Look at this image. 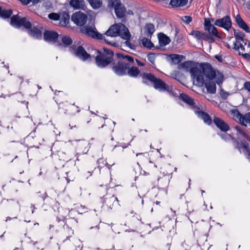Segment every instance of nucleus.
Returning a JSON list of instances; mask_svg holds the SVG:
<instances>
[{"label": "nucleus", "instance_id": "nucleus-46", "mask_svg": "<svg viewBox=\"0 0 250 250\" xmlns=\"http://www.w3.org/2000/svg\"><path fill=\"white\" fill-rule=\"evenodd\" d=\"M147 59L148 60L151 62L152 63H154L155 62V55L153 53H150L147 55Z\"/></svg>", "mask_w": 250, "mask_h": 250}, {"label": "nucleus", "instance_id": "nucleus-61", "mask_svg": "<svg viewBox=\"0 0 250 250\" xmlns=\"http://www.w3.org/2000/svg\"><path fill=\"white\" fill-rule=\"evenodd\" d=\"M169 5H172V0H170L169 3Z\"/></svg>", "mask_w": 250, "mask_h": 250}, {"label": "nucleus", "instance_id": "nucleus-22", "mask_svg": "<svg viewBox=\"0 0 250 250\" xmlns=\"http://www.w3.org/2000/svg\"><path fill=\"white\" fill-rule=\"evenodd\" d=\"M69 19L70 16L67 12L60 13V19L59 20L60 25L62 26H66L69 23Z\"/></svg>", "mask_w": 250, "mask_h": 250}, {"label": "nucleus", "instance_id": "nucleus-2", "mask_svg": "<svg viewBox=\"0 0 250 250\" xmlns=\"http://www.w3.org/2000/svg\"><path fill=\"white\" fill-rule=\"evenodd\" d=\"M10 24L16 28L23 26L28 29V34L33 38L36 39L42 38V33L40 28L32 26L31 22L25 17L21 18L18 15H14L11 18Z\"/></svg>", "mask_w": 250, "mask_h": 250}, {"label": "nucleus", "instance_id": "nucleus-36", "mask_svg": "<svg viewBox=\"0 0 250 250\" xmlns=\"http://www.w3.org/2000/svg\"><path fill=\"white\" fill-rule=\"evenodd\" d=\"M188 0H173V7H182L186 6Z\"/></svg>", "mask_w": 250, "mask_h": 250}, {"label": "nucleus", "instance_id": "nucleus-14", "mask_svg": "<svg viewBox=\"0 0 250 250\" xmlns=\"http://www.w3.org/2000/svg\"><path fill=\"white\" fill-rule=\"evenodd\" d=\"M214 24L229 31L231 27L232 22L229 16H226L221 19L216 20Z\"/></svg>", "mask_w": 250, "mask_h": 250}, {"label": "nucleus", "instance_id": "nucleus-41", "mask_svg": "<svg viewBox=\"0 0 250 250\" xmlns=\"http://www.w3.org/2000/svg\"><path fill=\"white\" fill-rule=\"evenodd\" d=\"M234 36H235V40H241L243 42H244L243 38L244 37V35L243 33L240 32V31H236L234 30Z\"/></svg>", "mask_w": 250, "mask_h": 250}, {"label": "nucleus", "instance_id": "nucleus-26", "mask_svg": "<svg viewBox=\"0 0 250 250\" xmlns=\"http://www.w3.org/2000/svg\"><path fill=\"white\" fill-rule=\"evenodd\" d=\"M205 29L206 30L208 31L210 35L218 37V33L216 27L213 25L211 24L209 22H206L205 23Z\"/></svg>", "mask_w": 250, "mask_h": 250}, {"label": "nucleus", "instance_id": "nucleus-27", "mask_svg": "<svg viewBox=\"0 0 250 250\" xmlns=\"http://www.w3.org/2000/svg\"><path fill=\"white\" fill-rule=\"evenodd\" d=\"M235 20L240 27L242 28L244 30H245L247 32H250V29L247 24L243 21V20L241 18L239 15H237L235 17Z\"/></svg>", "mask_w": 250, "mask_h": 250}, {"label": "nucleus", "instance_id": "nucleus-43", "mask_svg": "<svg viewBox=\"0 0 250 250\" xmlns=\"http://www.w3.org/2000/svg\"><path fill=\"white\" fill-rule=\"evenodd\" d=\"M183 58V56L182 55L173 54V62L178 63Z\"/></svg>", "mask_w": 250, "mask_h": 250}, {"label": "nucleus", "instance_id": "nucleus-45", "mask_svg": "<svg viewBox=\"0 0 250 250\" xmlns=\"http://www.w3.org/2000/svg\"><path fill=\"white\" fill-rule=\"evenodd\" d=\"M181 19L184 22H185L187 24H188L192 21L191 17L190 16H184V17H182Z\"/></svg>", "mask_w": 250, "mask_h": 250}, {"label": "nucleus", "instance_id": "nucleus-10", "mask_svg": "<svg viewBox=\"0 0 250 250\" xmlns=\"http://www.w3.org/2000/svg\"><path fill=\"white\" fill-rule=\"evenodd\" d=\"M95 28L86 25L82 27L80 30L82 33L89 37L98 40H104L107 44L113 45L112 43L105 39V36L103 34L98 33L97 31H95Z\"/></svg>", "mask_w": 250, "mask_h": 250}, {"label": "nucleus", "instance_id": "nucleus-37", "mask_svg": "<svg viewBox=\"0 0 250 250\" xmlns=\"http://www.w3.org/2000/svg\"><path fill=\"white\" fill-rule=\"evenodd\" d=\"M141 41L143 46L148 49H151L153 46V44L148 38H143Z\"/></svg>", "mask_w": 250, "mask_h": 250}, {"label": "nucleus", "instance_id": "nucleus-31", "mask_svg": "<svg viewBox=\"0 0 250 250\" xmlns=\"http://www.w3.org/2000/svg\"><path fill=\"white\" fill-rule=\"evenodd\" d=\"M175 40L174 42H173V44L174 43L175 46H177L179 44L181 45L183 42V35L179 33L177 28H175Z\"/></svg>", "mask_w": 250, "mask_h": 250}, {"label": "nucleus", "instance_id": "nucleus-33", "mask_svg": "<svg viewBox=\"0 0 250 250\" xmlns=\"http://www.w3.org/2000/svg\"><path fill=\"white\" fill-rule=\"evenodd\" d=\"M229 42L232 41V48L236 50H238L239 48L242 46L244 42H242L241 40H234L233 37H229Z\"/></svg>", "mask_w": 250, "mask_h": 250}, {"label": "nucleus", "instance_id": "nucleus-23", "mask_svg": "<svg viewBox=\"0 0 250 250\" xmlns=\"http://www.w3.org/2000/svg\"><path fill=\"white\" fill-rule=\"evenodd\" d=\"M70 5L75 9H84L85 6L83 0H71Z\"/></svg>", "mask_w": 250, "mask_h": 250}, {"label": "nucleus", "instance_id": "nucleus-3", "mask_svg": "<svg viewBox=\"0 0 250 250\" xmlns=\"http://www.w3.org/2000/svg\"><path fill=\"white\" fill-rule=\"evenodd\" d=\"M117 55L118 56L117 62L113 63L112 69L119 76L126 75L128 68L131 66L129 63H133L134 59L128 55H124L119 53Z\"/></svg>", "mask_w": 250, "mask_h": 250}, {"label": "nucleus", "instance_id": "nucleus-29", "mask_svg": "<svg viewBox=\"0 0 250 250\" xmlns=\"http://www.w3.org/2000/svg\"><path fill=\"white\" fill-rule=\"evenodd\" d=\"M145 34L148 38H151L155 31L154 25L152 23H147L145 27Z\"/></svg>", "mask_w": 250, "mask_h": 250}, {"label": "nucleus", "instance_id": "nucleus-21", "mask_svg": "<svg viewBox=\"0 0 250 250\" xmlns=\"http://www.w3.org/2000/svg\"><path fill=\"white\" fill-rule=\"evenodd\" d=\"M142 82L148 85L150 83H153L156 77L152 73H143L141 74Z\"/></svg>", "mask_w": 250, "mask_h": 250}, {"label": "nucleus", "instance_id": "nucleus-8", "mask_svg": "<svg viewBox=\"0 0 250 250\" xmlns=\"http://www.w3.org/2000/svg\"><path fill=\"white\" fill-rule=\"evenodd\" d=\"M234 129L236 131L238 141H240V142H237V148L239 149L241 153H248L250 155V150L249 148L247 142H250V137L240 126H235Z\"/></svg>", "mask_w": 250, "mask_h": 250}, {"label": "nucleus", "instance_id": "nucleus-11", "mask_svg": "<svg viewBox=\"0 0 250 250\" xmlns=\"http://www.w3.org/2000/svg\"><path fill=\"white\" fill-rule=\"evenodd\" d=\"M70 51L80 59L85 61L90 58V55L86 52L82 46L77 47L75 45H72L69 48Z\"/></svg>", "mask_w": 250, "mask_h": 250}, {"label": "nucleus", "instance_id": "nucleus-30", "mask_svg": "<svg viewBox=\"0 0 250 250\" xmlns=\"http://www.w3.org/2000/svg\"><path fill=\"white\" fill-rule=\"evenodd\" d=\"M13 11L11 9H2L0 6V17L2 19H8L11 17Z\"/></svg>", "mask_w": 250, "mask_h": 250}, {"label": "nucleus", "instance_id": "nucleus-9", "mask_svg": "<svg viewBox=\"0 0 250 250\" xmlns=\"http://www.w3.org/2000/svg\"><path fill=\"white\" fill-rule=\"evenodd\" d=\"M204 76L209 80H215L218 84L222 83L224 76L223 74L218 71L213 69L208 63L204 64Z\"/></svg>", "mask_w": 250, "mask_h": 250}, {"label": "nucleus", "instance_id": "nucleus-54", "mask_svg": "<svg viewBox=\"0 0 250 250\" xmlns=\"http://www.w3.org/2000/svg\"><path fill=\"white\" fill-rule=\"evenodd\" d=\"M226 46L229 48H232V44H230L229 43H226Z\"/></svg>", "mask_w": 250, "mask_h": 250}, {"label": "nucleus", "instance_id": "nucleus-63", "mask_svg": "<svg viewBox=\"0 0 250 250\" xmlns=\"http://www.w3.org/2000/svg\"><path fill=\"white\" fill-rule=\"evenodd\" d=\"M160 202L156 201V204L157 205H159L160 204Z\"/></svg>", "mask_w": 250, "mask_h": 250}, {"label": "nucleus", "instance_id": "nucleus-40", "mask_svg": "<svg viewBox=\"0 0 250 250\" xmlns=\"http://www.w3.org/2000/svg\"><path fill=\"white\" fill-rule=\"evenodd\" d=\"M190 35H192L193 37L198 40H202V37L203 36V32L199 31H192Z\"/></svg>", "mask_w": 250, "mask_h": 250}, {"label": "nucleus", "instance_id": "nucleus-38", "mask_svg": "<svg viewBox=\"0 0 250 250\" xmlns=\"http://www.w3.org/2000/svg\"><path fill=\"white\" fill-rule=\"evenodd\" d=\"M97 164H98V168H99L100 171L101 168L103 167L104 166H106L108 167V169H110L111 167L112 166L111 165H108L107 163L103 159H100L98 160Z\"/></svg>", "mask_w": 250, "mask_h": 250}, {"label": "nucleus", "instance_id": "nucleus-12", "mask_svg": "<svg viewBox=\"0 0 250 250\" xmlns=\"http://www.w3.org/2000/svg\"><path fill=\"white\" fill-rule=\"evenodd\" d=\"M56 221L59 226H62L63 227L64 231L63 232V235L64 236L66 237V238L62 240V242L64 243L67 240H69L72 236L74 233L73 230L66 224L63 218H61V217H57Z\"/></svg>", "mask_w": 250, "mask_h": 250}, {"label": "nucleus", "instance_id": "nucleus-25", "mask_svg": "<svg viewBox=\"0 0 250 250\" xmlns=\"http://www.w3.org/2000/svg\"><path fill=\"white\" fill-rule=\"evenodd\" d=\"M114 10L117 18H122L125 16L126 11V8L121 3Z\"/></svg>", "mask_w": 250, "mask_h": 250}, {"label": "nucleus", "instance_id": "nucleus-47", "mask_svg": "<svg viewBox=\"0 0 250 250\" xmlns=\"http://www.w3.org/2000/svg\"><path fill=\"white\" fill-rule=\"evenodd\" d=\"M125 44L126 45L128 46L131 49H134L135 48V45L133 44H132L129 40H126Z\"/></svg>", "mask_w": 250, "mask_h": 250}, {"label": "nucleus", "instance_id": "nucleus-15", "mask_svg": "<svg viewBox=\"0 0 250 250\" xmlns=\"http://www.w3.org/2000/svg\"><path fill=\"white\" fill-rule=\"evenodd\" d=\"M232 114L235 119L238 120L242 125L246 126L247 124H250V112L246 114L244 116L240 114L237 110L232 111Z\"/></svg>", "mask_w": 250, "mask_h": 250}, {"label": "nucleus", "instance_id": "nucleus-64", "mask_svg": "<svg viewBox=\"0 0 250 250\" xmlns=\"http://www.w3.org/2000/svg\"><path fill=\"white\" fill-rule=\"evenodd\" d=\"M45 194V197L43 198V200H44L45 198H46V197L47 196L46 194Z\"/></svg>", "mask_w": 250, "mask_h": 250}, {"label": "nucleus", "instance_id": "nucleus-48", "mask_svg": "<svg viewBox=\"0 0 250 250\" xmlns=\"http://www.w3.org/2000/svg\"><path fill=\"white\" fill-rule=\"evenodd\" d=\"M244 87L250 92V82H246L244 84Z\"/></svg>", "mask_w": 250, "mask_h": 250}, {"label": "nucleus", "instance_id": "nucleus-35", "mask_svg": "<svg viewBox=\"0 0 250 250\" xmlns=\"http://www.w3.org/2000/svg\"><path fill=\"white\" fill-rule=\"evenodd\" d=\"M61 41L64 46H68L72 43V39L68 36H62Z\"/></svg>", "mask_w": 250, "mask_h": 250}, {"label": "nucleus", "instance_id": "nucleus-19", "mask_svg": "<svg viewBox=\"0 0 250 250\" xmlns=\"http://www.w3.org/2000/svg\"><path fill=\"white\" fill-rule=\"evenodd\" d=\"M213 123L221 131L226 132L229 129V126L222 119L215 117L213 119Z\"/></svg>", "mask_w": 250, "mask_h": 250}, {"label": "nucleus", "instance_id": "nucleus-60", "mask_svg": "<svg viewBox=\"0 0 250 250\" xmlns=\"http://www.w3.org/2000/svg\"><path fill=\"white\" fill-rule=\"evenodd\" d=\"M4 233H5V232H4L2 234H1V235L0 236V238H2V237L4 236Z\"/></svg>", "mask_w": 250, "mask_h": 250}, {"label": "nucleus", "instance_id": "nucleus-20", "mask_svg": "<svg viewBox=\"0 0 250 250\" xmlns=\"http://www.w3.org/2000/svg\"><path fill=\"white\" fill-rule=\"evenodd\" d=\"M207 90V91L211 94H214L216 92V85L212 80H209L205 77L204 75V85Z\"/></svg>", "mask_w": 250, "mask_h": 250}, {"label": "nucleus", "instance_id": "nucleus-44", "mask_svg": "<svg viewBox=\"0 0 250 250\" xmlns=\"http://www.w3.org/2000/svg\"><path fill=\"white\" fill-rule=\"evenodd\" d=\"M221 137L226 141H229L230 140H234V138L232 137L231 135H229L225 133L221 135Z\"/></svg>", "mask_w": 250, "mask_h": 250}, {"label": "nucleus", "instance_id": "nucleus-28", "mask_svg": "<svg viewBox=\"0 0 250 250\" xmlns=\"http://www.w3.org/2000/svg\"><path fill=\"white\" fill-rule=\"evenodd\" d=\"M140 73V70L136 66H130L127 70L126 75L132 78H136Z\"/></svg>", "mask_w": 250, "mask_h": 250}, {"label": "nucleus", "instance_id": "nucleus-53", "mask_svg": "<svg viewBox=\"0 0 250 250\" xmlns=\"http://www.w3.org/2000/svg\"><path fill=\"white\" fill-rule=\"evenodd\" d=\"M31 208H32V213H33L34 212L35 209H37V208L33 204L31 205Z\"/></svg>", "mask_w": 250, "mask_h": 250}, {"label": "nucleus", "instance_id": "nucleus-42", "mask_svg": "<svg viewBox=\"0 0 250 250\" xmlns=\"http://www.w3.org/2000/svg\"><path fill=\"white\" fill-rule=\"evenodd\" d=\"M48 18L49 19L53 21H59L60 19V13L57 14L55 13H52L48 15Z\"/></svg>", "mask_w": 250, "mask_h": 250}, {"label": "nucleus", "instance_id": "nucleus-24", "mask_svg": "<svg viewBox=\"0 0 250 250\" xmlns=\"http://www.w3.org/2000/svg\"><path fill=\"white\" fill-rule=\"evenodd\" d=\"M158 38L159 43L161 46H165L170 42L169 38L163 33H159L158 34Z\"/></svg>", "mask_w": 250, "mask_h": 250}, {"label": "nucleus", "instance_id": "nucleus-4", "mask_svg": "<svg viewBox=\"0 0 250 250\" xmlns=\"http://www.w3.org/2000/svg\"><path fill=\"white\" fill-rule=\"evenodd\" d=\"M181 99L186 103L191 106L192 109L195 113L201 119H202L205 123L209 125L211 123V119L209 116L203 111L202 106L195 105L192 99L188 95L182 93L180 94Z\"/></svg>", "mask_w": 250, "mask_h": 250}, {"label": "nucleus", "instance_id": "nucleus-55", "mask_svg": "<svg viewBox=\"0 0 250 250\" xmlns=\"http://www.w3.org/2000/svg\"><path fill=\"white\" fill-rule=\"evenodd\" d=\"M246 6L247 8L250 10V0L247 3Z\"/></svg>", "mask_w": 250, "mask_h": 250}, {"label": "nucleus", "instance_id": "nucleus-62", "mask_svg": "<svg viewBox=\"0 0 250 250\" xmlns=\"http://www.w3.org/2000/svg\"><path fill=\"white\" fill-rule=\"evenodd\" d=\"M167 246L168 247V250H169V248H170V245H169V244H167Z\"/></svg>", "mask_w": 250, "mask_h": 250}, {"label": "nucleus", "instance_id": "nucleus-51", "mask_svg": "<svg viewBox=\"0 0 250 250\" xmlns=\"http://www.w3.org/2000/svg\"><path fill=\"white\" fill-rule=\"evenodd\" d=\"M214 57L216 59H217L220 62H222L223 60V58L221 56L217 55H215L214 56Z\"/></svg>", "mask_w": 250, "mask_h": 250}, {"label": "nucleus", "instance_id": "nucleus-5", "mask_svg": "<svg viewBox=\"0 0 250 250\" xmlns=\"http://www.w3.org/2000/svg\"><path fill=\"white\" fill-rule=\"evenodd\" d=\"M95 51L97 53L95 62L98 66L104 68L112 62L114 56V53L112 50L103 48V51L95 50Z\"/></svg>", "mask_w": 250, "mask_h": 250}, {"label": "nucleus", "instance_id": "nucleus-6", "mask_svg": "<svg viewBox=\"0 0 250 250\" xmlns=\"http://www.w3.org/2000/svg\"><path fill=\"white\" fill-rule=\"evenodd\" d=\"M105 34L111 37L120 36L124 40H129L131 37L128 29L122 23L111 25L105 33Z\"/></svg>", "mask_w": 250, "mask_h": 250}, {"label": "nucleus", "instance_id": "nucleus-18", "mask_svg": "<svg viewBox=\"0 0 250 250\" xmlns=\"http://www.w3.org/2000/svg\"><path fill=\"white\" fill-rule=\"evenodd\" d=\"M58 37L59 34L52 31H45L43 35L44 40L48 42H55Z\"/></svg>", "mask_w": 250, "mask_h": 250}, {"label": "nucleus", "instance_id": "nucleus-49", "mask_svg": "<svg viewBox=\"0 0 250 250\" xmlns=\"http://www.w3.org/2000/svg\"><path fill=\"white\" fill-rule=\"evenodd\" d=\"M210 37L209 35H207V34H205L204 33H203V36L202 37V40H206V41H208V40H210Z\"/></svg>", "mask_w": 250, "mask_h": 250}, {"label": "nucleus", "instance_id": "nucleus-59", "mask_svg": "<svg viewBox=\"0 0 250 250\" xmlns=\"http://www.w3.org/2000/svg\"><path fill=\"white\" fill-rule=\"evenodd\" d=\"M76 108H77V112H79L80 111V110L79 109V107L77 106Z\"/></svg>", "mask_w": 250, "mask_h": 250}, {"label": "nucleus", "instance_id": "nucleus-17", "mask_svg": "<svg viewBox=\"0 0 250 250\" xmlns=\"http://www.w3.org/2000/svg\"><path fill=\"white\" fill-rule=\"evenodd\" d=\"M153 84L154 88L160 92L170 91V87L169 85L167 84L164 81L159 78H156V80H155Z\"/></svg>", "mask_w": 250, "mask_h": 250}, {"label": "nucleus", "instance_id": "nucleus-13", "mask_svg": "<svg viewBox=\"0 0 250 250\" xmlns=\"http://www.w3.org/2000/svg\"><path fill=\"white\" fill-rule=\"evenodd\" d=\"M71 20L76 25L83 26L87 21V16L85 14L80 11L74 13L71 17Z\"/></svg>", "mask_w": 250, "mask_h": 250}, {"label": "nucleus", "instance_id": "nucleus-1", "mask_svg": "<svg viewBox=\"0 0 250 250\" xmlns=\"http://www.w3.org/2000/svg\"><path fill=\"white\" fill-rule=\"evenodd\" d=\"M178 68L186 72H189L195 85L198 86L204 85V64L198 65L192 61H187L180 64Z\"/></svg>", "mask_w": 250, "mask_h": 250}, {"label": "nucleus", "instance_id": "nucleus-34", "mask_svg": "<svg viewBox=\"0 0 250 250\" xmlns=\"http://www.w3.org/2000/svg\"><path fill=\"white\" fill-rule=\"evenodd\" d=\"M249 51V44H247L246 42L244 43V45L243 44L238 50V51L239 52V54H241L243 56L247 55Z\"/></svg>", "mask_w": 250, "mask_h": 250}, {"label": "nucleus", "instance_id": "nucleus-57", "mask_svg": "<svg viewBox=\"0 0 250 250\" xmlns=\"http://www.w3.org/2000/svg\"><path fill=\"white\" fill-rule=\"evenodd\" d=\"M143 154V153H137V154H136V156H139V155H142V154Z\"/></svg>", "mask_w": 250, "mask_h": 250}, {"label": "nucleus", "instance_id": "nucleus-32", "mask_svg": "<svg viewBox=\"0 0 250 250\" xmlns=\"http://www.w3.org/2000/svg\"><path fill=\"white\" fill-rule=\"evenodd\" d=\"M87 1L94 9H99L103 4L102 0H87Z\"/></svg>", "mask_w": 250, "mask_h": 250}, {"label": "nucleus", "instance_id": "nucleus-39", "mask_svg": "<svg viewBox=\"0 0 250 250\" xmlns=\"http://www.w3.org/2000/svg\"><path fill=\"white\" fill-rule=\"evenodd\" d=\"M108 6L110 8H114V9L116 8L120 3V0H108Z\"/></svg>", "mask_w": 250, "mask_h": 250}, {"label": "nucleus", "instance_id": "nucleus-56", "mask_svg": "<svg viewBox=\"0 0 250 250\" xmlns=\"http://www.w3.org/2000/svg\"><path fill=\"white\" fill-rule=\"evenodd\" d=\"M12 219H13L12 218L10 217H6V219L5 220V221L6 222H7L9 220H11Z\"/></svg>", "mask_w": 250, "mask_h": 250}, {"label": "nucleus", "instance_id": "nucleus-50", "mask_svg": "<svg viewBox=\"0 0 250 250\" xmlns=\"http://www.w3.org/2000/svg\"><path fill=\"white\" fill-rule=\"evenodd\" d=\"M135 61H136V64L139 66H144L145 64L144 62H141L139 60H138L137 59H135Z\"/></svg>", "mask_w": 250, "mask_h": 250}, {"label": "nucleus", "instance_id": "nucleus-58", "mask_svg": "<svg viewBox=\"0 0 250 250\" xmlns=\"http://www.w3.org/2000/svg\"><path fill=\"white\" fill-rule=\"evenodd\" d=\"M53 225H49V229H51V228H53Z\"/></svg>", "mask_w": 250, "mask_h": 250}, {"label": "nucleus", "instance_id": "nucleus-7", "mask_svg": "<svg viewBox=\"0 0 250 250\" xmlns=\"http://www.w3.org/2000/svg\"><path fill=\"white\" fill-rule=\"evenodd\" d=\"M105 34L111 37L120 36L124 40H129L131 37L128 29L122 23L111 25L105 33Z\"/></svg>", "mask_w": 250, "mask_h": 250}, {"label": "nucleus", "instance_id": "nucleus-16", "mask_svg": "<svg viewBox=\"0 0 250 250\" xmlns=\"http://www.w3.org/2000/svg\"><path fill=\"white\" fill-rule=\"evenodd\" d=\"M103 202L109 208L112 209V208L118 204V200L117 198L111 194H106L103 197Z\"/></svg>", "mask_w": 250, "mask_h": 250}, {"label": "nucleus", "instance_id": "nucleus-52", "mask_svg": "<svg viewBox=\"0 0 250 250\" xmlns=\"http://www.w3.org/2000/svg\"><path fill=\"white\" fill-rule=\"evenodd\" d=\"M130 145V144H128L127 145H125L124 143H122V144H121V145L119 146L122 147V148H123L122 151H123L124 149L125 148H126L128 146V145Z\"/></svg>", "mask_w": 250, "mask_h": 250}]
</instances>
